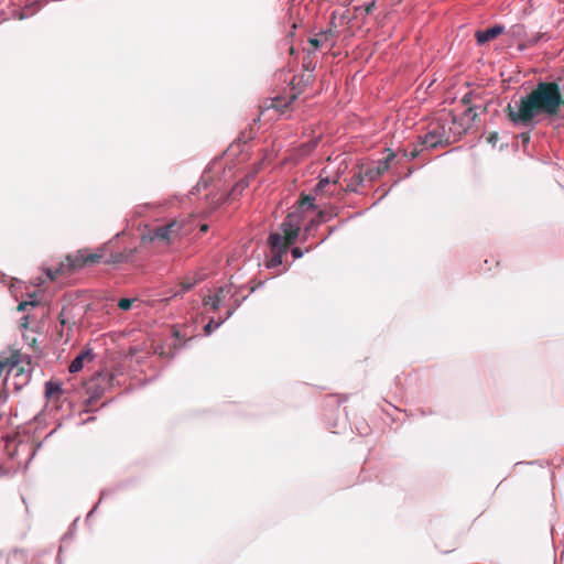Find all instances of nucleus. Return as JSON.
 <instances>
[{
	"mask_svg": "<svg viewBox=\"0 0 564 564\" xmlns=\"http://www.w3.org/2000/svg\"><path fill=\"white\" fill-rule=\"evenodd\" d=\"M19 361L20 359L18 354H13L10 358L0 359V377L6 370L10 371L14 366L19 364Z\"/></svg>",
	"mask_w": 564,
	"mask_h": 564,
	"instance_id": "nucleus-12",
	"label": "nucleus"
},
{
	"mask_svg": "<svg viewBox=\"0 0 564 564\" xmlns=\"http://www.w3.org/2000/svg\"><path fill=\"white\" fill-rule=\"evenodd\" d=\"M104 256L100 252H88L87 249L78 250L73 254H67L65 260V269L67 271H76L87 265L99 263Z\"/></svg>",
	"mask_w": 564,
	"mask_h": 564,
	"instance_id": "nucleus-3",
	"label": "nucleus"
},
{
	"mask_svg": "<svg viewBox=\"0 0 564 564\" xmlns=\"http://www.w3.org/2000/svg\"><path fill=\"white\" fill-rule=\"evenodd\" d=\"M473 110H474V107H468V108L466 109V111H465V115H466V116H469V115L473 112Z\"/></svg>",
	"mask_w": 564,
	"mask_h": 564,
	"instance_id": "nucleus-40",
	"label": "nucleus"
},
{
	"mask_svg": "<svg viewBox=\"0 0 564 564\" xmlns=\"http://www.w3.org/2000/svg\"><path fill=\"white\" fill-rule=\"evenodd\" d=\"M28 305H32L34 306L35 303L34 302H21L18 306V310L19 311H24Z\"/></svg>",
	"mask_w": 564,
	"mask_h": 564,
	"instance_id": "nucleus-27",
	"label": "nucleus"
},
{
	"mask_svg": "<svg viewBox=\"0 0 564 564\" xmlns=\"http://www.w3.org/2000/svg\"><path fill=\"white\" fill-rule=\"evenodd\" d=\"M93 359H94L93 350L89 348L84 349L72 360V362L68 367V371L70 373H76L83 369L85 361H91Z\"/></svg>",
	"mask_w": 564,
	"mask_h": 564,
	"instance_id": "nucleus-7",
	"label": "nucleus"
},
{
	"mask_svg": "<svg viewBox=\"0 0 564 564\" xmlns=\"http://www.w3.org/2000/svg\"><path fill=\"white\" fill-rule=\"evenodd\" d=\"M207 230H208V225L207 224L202 225L200 231H207Z\"/></svg>",
	"mask_w": 564,
	"mask_h": 564,
	"instance_id": "nucleus-41",
	"label": "nucleus"
},
{
	"mask_svg": "<svg viewBox=\"0 0 564 564\" xmlns=\"http://www.w3.org/2000/svg\"><path fill=\"white\" fill-rule=\"evenodd\" d=\"M394 153H389L383 160L378 161L376 166L368 167L365 172V175L370 181H376L389 170L390 162L394 159Z\"/></svg>",
	"mask_w": 564,
	"mask_h": 564,
	"instance_id": "nucleus-6",
	"label": "nucleus"
},
{
	"mask_svg": "<svg viewBox=\"0 0 564 564\" xmlns=\"http://www.w3.org/2000/svg\"><path fill=\"white\" fill-rule=\"evenodd\" d=\"M564 110V91L562 90V104H560V112Z\"/></svg>",
	"mask_w": 564,
	"mask_h": 564,
	"instance_id": "nucleus-37",
	"label": "nucleus"
},
{
	"mask_svg": "<svg viewBox=\"0 0 564 564\" xmlns=\"http://www.w3.org/2000/svg\"><path fill=\"white\" fill-rule=\"evenodd\" d=\"M505 32V26L501 24H495L485 30H477L475 39L478 45H484L489 41L495 40Z\"/></svg>",
	"mask_w": 564,
	"mask_h": 564,
	"instance_id": "nucleus-5",
	"label": "nucleus"
},
{
	"mask_svg": "<svg viewBox=\"0 0 564 564\" xmlns=\"http://www.w3.org/2000/svg\"><path fill=\"white\" fill-rule=\"evenodd\" d=\"M373 7H375V2L369 3V4L366 7V12H367V13H370V12L372 11Z\"/></svg>",
	"mask_w": 564,
	"mask_h": 564,
	"instance_id": "nucleus-36",
	"label": "nucleus"
},
{
	"mask_svg": "<svg viewBox=\"0 0 564 564\" xmlns=\"http://www.w3.org/2000/svg\"><path fill=\"white\" fill-rule=\"evenodd\" d=\"M24 319H25V323H23V326L25 327V326H26V323H28V322H26L28 317H24Z\"/></svg>",
	"mask_w": 564,
	"mask_h": 564,
	"instance_id": "nucleus-46",
	"label": "nucleus"
},
{
	"mask_svg": "<svg viewBox=\"0 0 564 564\" xmlns=\"http://www.w3.org/2000/svg\"><path fill=\"white\" fill-rule=\"evenodd\" d=\"M203 300H204V302L207 304V303L209 302V300H212V295H209V294H205V295L203 296Z\"/></svg>",
	"mask_w": 564,
	"mask_h": 564,
	"instance_id": "nucleus-38",
	"label": "nucleus"
},
{
	"mask_svg": "<svg viewBox=\"0 0 564 564\" xmlns=\"http://www.w3.org/2000/svg\"><path fill=\"white\" fill-rule=\"evenodd\" d=\"M364 183V175H362V172L359 171L358 173H356L348 182L347 184V187H346V191L347 192H354V193H357L358 192V186L362 185Z\"/></svg>",
	"mask_w": 564,
	"mask_h": 564,
	"instance_id": "nucleus-17",
	"label": "nucleus"
},
{
	"mask_svg": "<svg viewBox=\"0 0 564 564\" xmlns=\"http://www.w3.org/2000/svg\"><path fill=\"white\" fill-rule=\"evenodd\" d=\"M304 218V215L301 210H297L296 208L292 212H290L282 224H290L294 225L295 227H301L302 220Z\"/></svg>",
	"mask_w": 564,
	"mask_h": 564,
	"instance_id": "nucleus-13",
	"label": "nucleus"
},
{
	"mask_svg": "<svg viewBox=\"0 0 564 564\" xmlns=\"http://www.w3.org/2000/svg\"><path fill=\"white\" fill-rule=\"evenodd\" d=\"M330 219L332 216H329L328 218H324V210H319L316 218L311 219L304 227L303 240H306L307 236L312 235L313 231H315L321 224L329 221Z\"/></svg>",
	"mask_w": 564,
	"mask_h": 564,
	"instance_id": "nucleus-8",
	"label": "nucleus"
},
{
	"mask_svg": "<svg viewBox=\"0 0 564 564\" xmlns=\"http://www.w3.org/2000/svg\"><path fill=\"white\" fill-rule=\"evenodd\" d=\"M63 390L59 383L54 381H47L45 383V395L46 398H58Z\"/></svg>",
	"mask_w": 564,
	"mask_h": 564,
	"instance_id": "nucleus-14",
	"label": "nucleus"
},
{
	"mask_svg": "<svg viewBox=\"0 0 564 564\" xmlns=\"http://www.w3.org/2000/svg\"><path fill=\"white\" fill-rule=\"evenodd\" d=\"M7 474H8V471H7V470H4V469L0 468V476L7 475Z\"/></svg>",
	"mask_w": 564,
	"mask_h": 564,
	"instance_id": "nucleus-44",
	"label": "nucleus"
},
{
	"mask_svg": "<svg viewBox=\"0 0 564 564\" xmlns=\"http://www.w3.org/2000/svg\"><path fill=\"white\" fill-rule=\"evenodd\" d=\"M329 216H332V218H333L335 216V214L324 212V218H328Z\"/></svg>",
	"mask_w": 564,
	"mask_h": 564,
	"instance_id": "nucleus-42",
	"label": "nucleus"
},
{
	"mask_svg": "<svg viewBox=\"0 0 564 564\" xmlns=\"http://www.w3.org/2000/svg\"><path fill=\"white\" fill-rule=\"evenodd\" d=\"M497 140H498L497 132L490 133V135L488 137V142L492 143L494 145L496 144Z\"/></svg>",
	"mask_w": 564,
	"mask_h": 564,
	"instance_id": "nucleus-31",
	"label": "nucleus"
},
{
	"mask_svg": "<svg viewBox=\"0 0 564 564\" xmlns=\"http://www.w3.org/2000/svg\"><path fill=\"white\" fill-rule=\"evenodd\" d=\"M100 379H101V380H106V379H107V380L109 381V380H111V379H112V375H110V373L98 375L97 380H100Z\"/></svg>",
	"mask_w": 564,
	"mask_h": 564,
	"instance_id": "nucleus-34",
	"label": "nucleus"
},
{
	"mask_svg": "<svg viewBox=\"0 0 564 564\" xmlns=\"http://www.w3.org/2000/svg\"><path fill=\"white\" fill-rule=\"evenodd\" d=\"M289 11H290V15L292 17L294 13H297L300 11V6L299 4H292L290 8H289Z\"/></svg>",
	"mask_w": 564,
	"mask_h": 564,
	"instance_id": "nucleus-30",
	"label": "nucleus"
},
{
	"mask_svg": "<svg viewBox=\"0 0 564 564\" xmlns=\"http://www.w3.org/2000/svg\"><path fill=\"white\" fill-rule=\"evenodd\" d=\"M297 24L295 22H292V28L296 29Z\"/></svg>",
	"mask_w": 564,
	"mask_h": 564,
	"instance_id": "nucleus-45",
	"label": "nucleus"
},
{
	"mask_svg": "<svg viewBox=\"0 0 564 564\" xmlns=\"http://www.w3.org/2000/svg\"><path fill=\"white\" fill-rule=\"evenodd\" d=\"M315 198L312 195H305L302 197V199L299 202V206L296 207L297 210H301L302 214L304 210H313L316 208L315 205Z\"/></svg>",
	"mask_w": 564,
	"mask_h": 564,
	"instance_id": "nucleus-16",
	"label": "nucleus"
},
{
	"mask_svg": "<svg viewBox=\"0 0 564 564\" xmlns=\"http://www.w3.org/2000/svg\"><path fill=\"white\" fill-rule=\"evenodd\" d=\"M202 280H203V275L202 274H197V278H195L193 281L192 280H186V281L182 282L180 289H177V291H175L173 293V296L183 295L184 293L189 291L198 281H202Z\"/></svg>",
	"mask_w": 564,
	"mask_h": 564,
	"instance_id": "nucleus-15",
	"label": "nucleus"
},
{
	"mask_svg": "<svg viewBox=\"0 0 564 564\" xmlns=\"http://www.w3.org/2000/svg\"><path fill=\"white\" fill-rule=\"evenodd\" d=\"M470 99H471V93H467L463 96L462 102L465 105H468L470 102Z\"/></svg>",
	"mask_w": 564,
	"mask_h": 564,
	"instance_id": "nucleus-32",
	"label": "nucleus"
},
{
	"mask_svg": "<svg viewBox=\"0 0 564 564\" xmlns=\"http://www.w3.org/2000/svg\"><path fill=\"white\" fill-rule=\"evenodd\" d=\"M212 329H213V326H212V318L205 324L204 326V330L207 335H210L212 334Z\"/></svg>",
	"mask_w": 564,
	"mask_h": 564,
	"instance_id": "nucleus-29",
	"label": "nucleus"
},
{
	"mask_svg": "<svg viewBox=\"0 0 564 564\" xmlns=\"http://www.w3.org/2000/svg\"><path fill=\"white\" fill-rule=\"evenodd\" d=\"M225 297H226L225 290L223 288H220L219 290L214 292V304H213L214 312L219 307L221 300H224Z\"/></svg>",
	"mask_w": 564,
	"mask_h": 564,
	"instance_id": "nucleus-19",
	"label": "nucleus"
},
{
	"mask_svg": "<svg viewBox=\"0 0 564 564\" xmlns=\"http://www.w3.org/2000/svg\"><path fill=\"white\" fill-rule=\"evenodd\" d=\"M193 230V220L184 218L173 219L164 225L153 226L142 235L144 240L156 243L158 246H169L180 238L187 236Z\"/></svg>",
	"mask_w": 564,
	"mask_h": 564,
	"instance_id": "nucleus-2",
	"label": "nucleus"
},
{
	"mask_svg": "<svg viewBox=\"0 0 564 564\" xmlns=\"http://www.w3.org/2000/svg\"><path fill=\"white\" fill-rule=\"evenodd\" d=\"M208 170H209V164L206 166L202 180L197 183V185L192 191V193H191L192 195H200L203 193L205 198L209 197L210 192L208 189V183L212 177L208 175Z\"/></svg>",
	"mask_w": 564,
	"mask_h": 564,
	"instance_id": "nucleus-9",
	"label": "nucleus"
},
{
	"mask_svg": "<svg viewBox=\"0 0 564 564\" xmlns=\"http://www.w3.org/2000/svg\"><path fill=\"white\" fill-rule=\"evenodd\" d=\"M529 131L530 130H527V132H522L520 133V138H521V141L523 143H528L530 141V134H529Z\"/></svg>",
	"mask_w": 564,
	"mask_h": 564,
	"instance_id": "nucleus-26",
	"label": "nucleus"
},
{
	"mask_svg": "<svg viewBox=\"0 0 564 564\" xmlns=\"http://www.w3.org/2000/svg\"><path fill=\"white\" fill-rule=\"evenodd\" d=\"M281 230L284 235L286 245H294L299 239L301 227H295L290 224H281Z\"/></svg>",
	"mask_w": 564,
	"mask_h": 564,
	"instance_id": "nucleus-10",
	"label": "nucleus"
},
{
	"mask_svg": "<svg viewBox=\"0 0 564 564\" xmlns=\"http://www.w3.org/2000/svg\"><path fill=\"white\" fill-rule=\"evenodd\" d=\"M295 99V96H293L288 102L282 105V101L280 99H274L272 107H274L279 111H283L284 108H288L289 105Z\"/></svg>",
	"mask_w": 564,
	"mask_h": 564,
	"instance_id": "nucleus-23",
	"label": "nucleus"
},
{
	"mask_svg": "<svg viewBox=\"0 0 564 564\" xmlns=\"http://www.w3.org/2000/svg\"><path fill=\"white\" fill-rule=\"evenodd\" d=\"M330 184L329 177H321L315 185L314 192L316 194L322 193Z\"/></svg>",
	"mask_w": 564,
	"mask_h": 564,
	"instance_id": "nucleus-20",
	"label": "nucleus"
},
{
	"mask_svg": "<svg viewBox=\"0 0 564 564\" xmlns=\"http://www.w3.org/2000/svg\"><path fill=\"white\" fill-rule=\"evenodd\" d=\"M238 186H239V184H237V185L231 189L230 195H236V189H237V187H238Z\"/></svg>",
	"mask_w": 564,
	"mask_h": 564,
	"instance_id": "nucleus-43",
	"label": "nucleus"
},
{
	"mask_svg": "<svg viewBox=\"0 0 564 564\" xmlns=\"http://www.w3.org/2000/svg\"><path fill=\"white\" fill-rule=\"evenodd\" d=\"M268 242L271 247V251H278L279 249H282L283 251H286L288 247L290 245L283 243V236L279 232H272L270 234L268 238Z\"/></svg>",
	"mask_w": 564,
	"mask_h": 564,
	"instance_id": "nucleus-11",
	"label": "nucleus"
},
{
	"mask_svg": "<svg viewBox=\"0 0 564 564\" xmlns=\"http://www.w3.org/2000/svg\"><path fill=\"white\" fill-rule=\"evenodd\" d=\"M311 44L314 45L315 47H319L321 46V40L318 39H311L310 40Z\"/></svg>",
	"mask_w": 564,
	"mask_h": 564,
	"instance_id": "nucleus-35",
	"label": "nucleus"
},
{
	"mask_svg": "<svg viewBox=\"0 0 564 564\" xmlns=\"http://www.w3.org/2000/svg\"><path fill=\"white\" fill-rule=\"evenodd\" d=\"M562 86L555 80L539 82L533 89L506 108L507 118L517 128L535 129L542 121L560 116Z\"/></svg>",
	"mask_w": 564,
	"mask_h": 564,
	"instance_id": "nucleus-1",
	"label": "nucleus"
},
{
	"mask_svg": "<svg viewBox=\"0 0 564 564\" xmlns=\"http://www.w3.org/2000/svg\"><path fill=\"white\" fill-rule=\"evenodd\" d=\"M231 314H232V310L228 308V310L226 311V317H225L224 319H221V321H219V322H216V321L214 319V330H215L216 328H218V327H219V326L225 322V319H226V318H228Z\"/></svg>",
	"mask_w": 564,
	"mask_h": 564,
	"instance_id": "nucleus-25",
	"label": "nucleus"
},
{
	"mask_svg": "<svg viewBox=\"0 0 564 564\" xmlns=\"http://www.w3.org/2000/svg\"><path fill=\"white\" fill-rule=\"evenodd\" d=\"M65 270H66L65 269V263L62 262L61 267L57 270H55V271H53L51 269H47L46 270V275L53 281V280L56 279L57 274L65 272Z\"/></svg>",
	"mask_w": 564,
	"mask_h": 564,
	"instance_id": "nucleus-22",
	"label": "nucleus"
},
{
	"mask_svg": "<svg viewBox=\"0 0 564 564\" xmlns=\"http://www.w3.org/2000/svg\"><path fill=\"white\" fill-rule=\"evenodd\" d=\"M134 301V299H120L118 302V306L122 311H129L132 307V303Z\"/></svg>",
	"mask_w": 564,
	"mask_h": 564,
	"instance_id": "nucleus-21",
	"label": "nucleus"
},
{
	"mask_svg": "<svg viewBox=\"0 0 564 564\" xmlns=\"http://www.w3.org/2000/svg\"><path fill=\"white\" fill-rule=\"evenodd\" d=\"M286 251L279 249L278 251H272V258L267 262V268L273 269L282 264L283 254Z\"/></svg>",
	"mask_w": 564,
	"mask_h": 564,
	"instance_id": "nucleus-18",
	"label": "nucleus"
},
{
	"mask_svg": "<svg viewBox=\"0 0 564 564\" xmlns=\"http://www.w3.org/2000/svg\"><path fill=\"white\" fill-rule=\"evenodd\" d=\"M419 155V151L416 149H414L412 152H411V159H414Z\"/></svg>",
	"mask_w": 564,
	"mask_h": 564,
	"instance_id": "nucleus-39",
	"label": "nucleus"
},
{
	"mask_svg": "<svg viewBox=\"0 0 564 564\" xmlns=\"http://www.w3.org/2000/svg\"><path fill=\"white\" fill-rule=\"evenodd\" d=\"M336 230V227H330L328 229V235L325 236L321 241H318L315 247L319 246L321 243H323L334 231Z\"/></svg>",
	"mask_w": 564,
	"mask_h": 564,
	"instance_id": "nucleus-28",
	"label": "nucleus"
},
{
	"mask_svg": "<svg viewBox=\"0 0 564 564\" xmlns=\"http://www.w3.org/2000/svg\"><path fill=\"white\" fill-rule=\"evenodd\" d=\"M420 144L424 149H435L448 142L444 127L437 124L429 130L424 135L419 137Z\"/></svg>",
	"mask_w": 564,
	"mask_h": 564,
	"instance_id": "nucleus-4",
	"label": "nucleus"
},
{
	"mask_svg": "<svg viewBox=\"0 0 564 564\" xmlns=\"http://www.w3.org/2000/svg\"><path fill=\"white\" fill-rule=\"evenodd\" d=\"M291 254L294 259H300L304 256V251L299 247H293L291 249Z\"/></svg>",
	"mask_w": 564,
	"mask_h": 564,
	"instance_id": "nucleus-24",
	"label": "nucleus"
},
{
	"mask_svg": "<svg viewBox=\"0 0 564 564\" xmlns=\"http://www.w3.org/2000/svg\"><path fill=\"white\" fill-rule=\"evenodd\" d=\"M252 134L250 133L248 137L245 135V133H242L239 138H238V141L239 142H243V143H247L248 140L252 139Z\"/></svg>",
	"mask_w": 564,
	"mask_h": 564,
	"instance_id": "nucleus-33",
	"label": "nucleus"
}]
</instances>
